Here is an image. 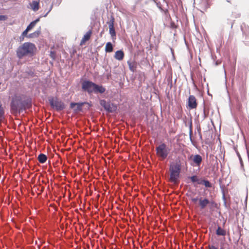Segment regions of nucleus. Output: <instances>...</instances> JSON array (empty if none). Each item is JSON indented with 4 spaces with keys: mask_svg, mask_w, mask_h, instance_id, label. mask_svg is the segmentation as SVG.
I'll return each instance as SVG.
<instances>
[{
    "mask_svg": "<svg viewBox=\"0 0 249 249\" xmlns=\"http://www.w3.org/2000/svg\"><path fill=\"white\" fill-rule=\"evenodd\" d=\"M31 106L30 102L23 100L20 96L15 95L12 98L10 104L11 111L12 114L20 113Z\"/></svg>",
    "mask_w": 249,
    "mask_h": 249,
    "instance_id": "nucleus-1",
    "label": "nucleus"
},
{
    "mask_svg": "<svg viewBox=\"0 0 249 249\" xmlns=\"http://www.w3.org/2000/svg\"><path fill=\"white\" fill-rule=\"evenodd\" d=\"M36 50V46L34 43L25 42L17 49V55L19 59L26 56H33Z\"/></svg>",
    "mask_w": 249,
    "mask_h": 249,
    "instance_id": "nucleus-2",
    "label": "nucleus"
},
{
    "mask_svg": "<svg viewBox=\"0 0 249 249\" xmlns=\"http://www.w3.org/2000/svg\"><path fill=\"white\" fill-rule=\"evenodd\" d=\"M181 170V166L178 163H174L170 166L169 171L170 172V181L172 182L176 183L179 176Z\"/></svg>",
    "mask_w": 249,
    "mask_h": 249,
    "instance_id": "nucleus-3",
    "label": "nucleus"
},
{
    "mask_svg": "<svg viewBox=\"0 0 249 249\" xmlns=\"http://www.w3.org/2000/svg\"><path fill=\"white\" fill-rule=\"evenodd\" d=\"M156 151L157 156L162 160L167 157L170 152V149L164 143H161L157 146Z\"/></svg>",
    "mask_w": 249,
    "mask_h": 249,
    "instance_id": "nucleus-4",
    "label": "nucleus"
},
{
    "mask_svg": "<svg viewBox=\"0 0 249 249\" xmlns=\"http://www.w3.org/2000/svg\"><path fill=\"white\" fill-rule=\"evenodd\" d=\"M50 106L57 111H60L65 108L64 103L57 98L50 97L49 98Z\"/></svg>",
    "mask_w": 249,
    "mask_h": 249,
    "instance_id": "nucleus-5",
    "label": "nucleus"
},
{
    "mask_svg": "<svg viewBox=\"0 0 249 249\" xmlns=\"http://www.w3.org/2000/svg\"><path fill=\"white\" fill-rule=\"evenodd\" d=\"M208 205L211 207H216L217 204L213 200L210 201L207 198L200 197L199 198V206L200 209H204Z\"/></svg>",
    "mask_w": 249,
    "mask_h": 249,
    "instance_id": "nucleus-6",
    "label": "nucleus"
},
{
    "mask_svg": "<svg viewBox=\"0 0 249 249\" xmlns=\"http://www.w3.org/2000/svg\"><path fill=\"white\" fill-rule=\"evenodd\" d=\"M100 104L104 109L108 112H113L117 109V106L110 102H107L105 100H101Z\"/></svg>",
    "mask_w": 249,
    "mask_h": 249,
    "instance_id": "nucleus-7",
    "label": "nucleus"
},
{
    "mask_svg": "<svg viewBox=\"0 0 249 249\" xmlns=\"http://www.w3.org/2000/svg\"><path fill=\"white\" fill-rule=\"evenodd\" d=\"M188 160H191L193 163L191 164L194 166H199L202 162V158L199 155H191L188 157Z\"/></svg>",
    "mask_w": 249,
    "mask_h": 249,
    "instance_id": "nucleus-8",
    "label": "nucleus"
},
{
    "mask_svg": "<svg viewBox=\"0 0 249 249\" xmlns=\"http://www.w3.org/2000/svg\"><path fill=\"white\" fill-rule=\"evenodd\" d=\"M95 83L89 81H85L82 84V89L87 91L89 93L93 92Z\"/></svg>",
    "mask_w": 249,
    "mask_h": 249,
    "instance_id": "nucleus-9",
    "label": "nucleus"
},
{
    "mask_svg": "<svg viewBox=\"0 0 249 249\" xmlns=\"http://www.w3.org/2000/svg\"><path fill=\"white\" fill-rule=\"evenodd\" d=\"M188 105L189 109H192L197 107V103L196 99L194 95H190L188 101Z\"/></svg>",
    "mask_w": 249,
    "mask_h": 249,
    "instance_id": "nucleus-10",
    "label": "nucleus"
},
{
    "mask_svg": "<svg viewBox=\"0 0 249 249\" xmlns=\"http://www.w3.org/2000/svg\"><path fill=\"white\" fill-rule=\"evenodd\" d=\"M92 34L91 30H89L86 33V34L82 38L80 45L82 46L85 44V43L89 40Z\"/></svg>",
    "mask_w": 249,
    "mask_h": 249,
    "instance_id": "nucleus-11",
    "label": "nucleus"
},
{
    "mask_svg": "<svg viewBox=\"0 0 249 249\" xmlns=\"http://www.w3.org/2000/svg\"><path fill=\"white\" fill-rule=\"evenodd\" d=\"M85 104V103H71L70 105V107L71 108L74 109L76 111H80L82 109V107Z\"/></svg>",
    "mask_w": 249,
    "mask_h": 249,
    "instance_id": "nucleus-12",
    "label": "nucleus"
},
{
    "mask_svg": "<svg viewBox=\"0 0 249 249\" xmlns=\"http://www.w3.org/2000/svg\"><path fill=\"white\" fill-rule=\"evenodd\" d=\"M124 53L121 50L117 51L114 54V58L119 61L122 60L124 57Z\"/></svg>",
    "mask_w": 249,
    "mask_h": 249,
    "instance_id": "nucleus-13",
    "label": "nucleus"
},
{
    "mask_svg": "<svg viewBox=\"0 0 249 249\" xmlns=\"http://www.w3.org/2000/svg\"><path fill=\"white\" fill-rule=\"evenodd\" d=\"M106 91V89L102 86H99L95 84L94 87V90L93 92L95 93H103Z\"/></svg>",
    "mask_w": 249,
    "mask_h": 249,
    "instance_id": "nucleus-14",
    "label": "nucleus"
},
{
    "mask_svg": "<svg viewBox=\"0 0 249 249\" xmlns=\"http://www.w3.org/2000/svg\"><path fill=\"white\" fill-rule=\"evenodd\" d=\"M127 64L129 66V68L130 70L132 72H135L136 71V69L137 67V63L135 61L130 62L128 61Z\"/></svg>",
    "mask_w": 249,
    "mask_h": 249,
    "instance_id": "nucleus-15",
    "label": "nucleus"
},
{
    "mask_svg": "<svg viewBox=\"0 0 249 249\" xmlns=\"http://www.w3.org/2000/svg\"><path fill=\"white\" fill-rule=\"evenodd\" d=\"M37 159L40 163H44L46 161L47 157L45 154H40L38 155Z\"/></svg>",
    "mask_w": 249,
    "mask_h": 249,
    "instance_id": "nucleus-16",
    "label": "nucleus"
},
{
    "mask_svg": "<svg viewBox=\"0 0 249 249\" xmlns=\"http://www.w3.org/2000/svg\"><path fill=\"white\" fill-rule=\"evenodd\" d=\"M216 234L217 235L225 236L226 234V230L222 229L220 227L218 226L216 231Z\"/></svg>",
    "mask_w": 249,
    "mask_h": 249,
    "instance_id": "nucleus-17",
    "label": "nucleus"
},
{
    "mask_svg": "<svg viewBox=\"0 0 249 249\" xmlns=\"http://www.w3.org/2000/svg\"><path fill=\"white\" fill-rule=\"evenodd\" d=\"M113 50V48L111 43L110 42H107L105 47V51L107 53H111Z\"/></svg>",
    "mask_w": 249,
    "mask_h": 249,
    "instance_id": "nucleus-18",
    "label": "nucleus"
},
{
    "mask_svg": "<svg viewBox=\"0 0 249 249\" xmlns=\"http://www.w3.org/2000/svg\"><path fill=\"white\" fill-rule=\"evenodd\" d=\"M40 34V31L39 30H37L32 34H30L29 35H28L27 36V37L30 38H36V37H38Z\"/></svg>",
    "mask_w": 249,
    "mask_h": 249,
    "instance_id": "nucleus-19",
    "label": "nucleus"
},
{
    "mask_svg": "<svg viewBox=\"0 0 249 249\" xmlns=\"http://www.w3.org/2000/svg\"><path fill=\"white\" fill-rule=\"evenodd\" d=\"M39 19L37 18L36 20L31 22L30 24L27 26L26 29L29 31L35 26L37 22L39 21Z\"/></svg>",
    "mask_w": 249,
    "mask_h": 249,
    "instance_id": "nucleus-20",
    "label": "nucleus"
},
{
    "mask_svg": "<svg viewBox=\"0 0 249 249\" xmlns=\"http://www.w3.org/2000/svg\"><path fill=\"white\" fill-rule=\"evenodd\" d=\"M32 9L36 11L39 9V2L36 1H33L31 5Z\"/></svg>",
    "mask_w": 249,
    "mask_h": 249,
    "instance_id": "nucleus-21",
    "label": "nucleus"
},
{
    "mask_svg": "<svg viewBox=\"0 0 249 249\" xmlns=\"http://www.w3.org/2000/svg\"><path fill=\"white\" fill-rule=\"evenodd\" d=\"M114 22L115 19L113 16H111L109 21L107 22V24L108 25L109 29L114 28Z\"/></svg>",
    "mask_w": 249,
    "mask_h": 249,
    "instance_id": "nucleus-22",
    "label": "nucleus"
},
{
    "mask_svg": "<svg viewBox=\"0 0 249 249\" xmlns=\"http://www.w3.org/2000/svg\"><path fill=\"white\" fill-rule=\"evenodd\" d=\"M4 110L2 104L0 102V121L4 118Z\"/></svg>",
    "mask_w": 249,
    "mask_h": 249,
    "instance_id": "nucleus-23",
    "label": "nucleus"
},
{
    "mask_svg": "<svg viewBox=\"0 0 249 249\" xmlns=\"http://www.w3.org/2000/svg\"><path fill=\"white\" fill-rule=\"evenodd\" d=\"M202 184H203L207 188H211L212 186V184L208 180L205 179L203 180Z\"/></svg>",
    "mask_w": 249,
    "mask_h": 249,
    "instance_id": "nucleus-24",
    "label": "nucleus"
},
{
    "mask_svg": "<svg viewBox=\"0 0 249 249\" xmlns=\"http://www.w3.org/2000/svg\"><path fill=\"white\" fill-rule=\"evenodd\" d=\"M109 34H110L112 38H115L116 32L114 28L109 29Z\"/></svg>",
    "mask_w": 249,
    "mask_h": 249,
    "instance_id": "nucleus-25",
    "label": "nucleus"
},
{
    "mask_svg": "<svg viewBox=\"0 0 249 249\" xmlns=\"http://www.w3.org/2000/svg\"><path fill=\"white\" fill-rule=\"evenodd\" d=\"M189 178L190 179L191 181L193 183H196L197 179L198 178V177L197 176L195 175V176H193L189 177Z\"/></svg>",
    "mask_w": 249,
    "mask_h": 249,
    "instance_id": "nucleus-26",
    "label": "nucleus"
},
{
    "mask_svg": "<svg viewBox=\"0 0 249 249\" xmlns=\"http://www.w3.org/2000/svg\"><path fill=\"white\" fill-rule=\"evenodd\" d=\"M28 32H29V31H28L27 29H25V31H24L22 32V34H21V36H22V40H24V37H25V36L27 37V36H28V35H27V33H28Z\"/></svg>",
    "mask_w": 249,
    "mask_h": 249,
    "instance_id": "nucleus-27",
    "label": "nucleus"
},
{
    "mask_svg": "<svg viewBox=\"0 0 249 249\" xmlns=\"http://www.w3.org/2000/svg\"><path fill=\"white\" fill-rule=\"evenodd\" d=\"M176 145H178L179 147H180L181 146V145L180 143H177L176 144H174V149H175V152L176 153H177L179 151V148H176Z\"/></svg>",
    "mask_w": 249,
    "mask_h": 249,
    "instance_id": "nucleus-28",
    "label": "nucleus"
},
{
    "mask_svg": "<svg viewBox=\"0 0 249 249\" xmlns=\"http://www.w3.org/2000/svg\"><path fill=\"white\" fill-rule=\"evenodd\" d=\"M50 57L52 58L53 59H55V53L54 52L51 51L50 53Z\"/></svg>",
    "mask_w": 249,
    "mask_h": 249,
    "instance_id": "nucleus-29",
    "label": "nucleus"
},
{
    "mask_svg": "<svg viewBox=\"0 0 249 249\" xmlns=\"http://www.w3.org/2000/svg\"><path fill=\"white\" fill-rule=\"evenodd\" d=\"M204 179H202V178H199L198 177V178L197 179V184H202V182H203V181Z\"/></svg>",
    "mask_w": 249,
    "mask_h": 249,
    "instance_id": "nucleus-30",
    "label": "nucleus"
},
{
    "mask_svg": "<svg viewBox=\"0 0 249 249\" xmlns=\"http://www.w3.org/2000/svg\"><path fill=\"white\" fill-rule=\"evenodd\" d=\"M7 18L6 16L1 15L0 16V20H5Z\"/></svg>",
    "mask_w": 249,
    "mask_h": 249,
    "instance_id": "nucleus-31",
    "label": "nucleus"
},
{
    "mask_svg": "<svg viewBox=\"0 0 249 249\" xmlns=\"http://www.w3.org/2000/svg\"><path fill=\"white\" fill-rule=\"evenodd\" d=\"M191 200L194 203H196L198 200L199 201V199L197 197H192L191 198Z\"/></svg>",
    "mask_w": 249,
    "mask_h": 249,
    "instance_id": "nucleus-32",
    "label": "nucleus"
},
{
    "mask_svg": "<svg viewBox=\"0 0 249 249\" xmlns=\"http://www.w3.org/2000/svg\"><path fill=\"white\" fill-rule=\"evenodd\" d=\"M209 249H217L215 247L213 246H209Z\"/></svg>",
    "mask_w": 249,
    "mask_h": 249,
    "instance_id": "nucleus-33",
    "label": "nucleus"
},
{
    "mask_svg": "<svg viewBox=\"0 0 249 249\" xmlns=\"http://www.w3.org/2000/svg\"><path fill=\"white\" fill-rule=\"evenodd\" d=\"M20 41H23V40H22V37L21 36L20 37Z\"/></svg>",
    "mask_w": 249,
    "mask_h": 249,
    "instance_id": "nucleus-34",
    "label": "nucleus"
},
{
    "mask_svg": "<svg viewBox=\"0 0 249 249\" xmlns=\"http://www.w3.org/2000/svg\"><path fill=\"white\" fill-rule=\"evenodd\" d=\"M199 134H200V137L201 138V137H202V136H201V133H200V132H199Z\"/></svg>",
    "mask_w": 249,
    "mask_h": 249,
    "instance_id": "nucleus-35",
    "label": "nucleus"
}]
</instances>
